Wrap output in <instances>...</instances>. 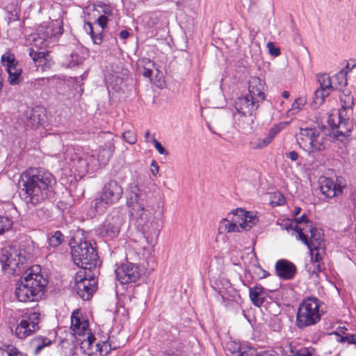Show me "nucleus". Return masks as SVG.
Wrapping results in <instances>:
<instances>
[{
    "instance_id": "393cba45",
    "label": "nucleus",
    "mask_w": 356,
    "mask_h": 356,
    "mask_svg": "<svg viewBox=\"0 0 356 356\" xmlns=\"http://www.w3.org/2000/svg\"><path fill=\"white\" fill-rule=\"evenodd\" d=\"M275 268L277 276L286 280L292 279L297 271L296 266L286 259L278 260L275 264Z\"/></svg>"
},
{
    "instance_id": "c03bdc74",
    "label": "nucleus",
    "mask_w": 356,
    "mask_h": 356,
    "mask_svg": "<svg viewBox=\"0 0 356 356\" xmlns=\"http://www.w3.org/2000/svg\"><path fill=\"white\" fill-rule=\"evenodd\" d=\"M336 335L337 336V340L339 342L347 341L349 343L356 344V335L350 334V335H347L346 337H343L341 335H339L337 333H336Z\"/></svg>"
},
{
    "instance_id": "680f3d73",
    "label": "nucleus",
    "mask_w": 356,
    "mask_h": 356,
    "mask_svg": "<svg viewBox=\"0 0 356 356\" xmlns=\"http://www.w3.org/2000/svg\"><path fill=\"white\" fill-rule=\"evenodd\" d=\"M221 296H222V298L223 301L225 302V296L223 294H222Z\"/></svg>"
},
{
    "instance_id": "a211bd4d",
    "label": "nucleus",
    "mask_w": 356,
    "mask_h": 356,
    "mask_svg": "<svg viewBox=\"0 0 356 356\" xmlns=\"http://www.w3.org/2000/svg\"><path fill=\"white\" fill-rule=\"evenodd\" d=\"M1 61L8 73V82L12 85L19 83L21 81L22 69L18 66L14 56L10 54H3Z\"/></svg>"
},
{
    "instance_id": "2eb2a0df",
    "label": "nucleus",
    "mask_w": 356,
    "mask_h": 356,
    "mask_svg": "<svg viewBox=\"0 0 356 356\" xmlns=\"http://www.w3.org/2000/svg\"><path fill=\"white\" fill-rule=\"evenodd\" d=\"M328 124L332 130L333 135L340 140L349 136L353 129V124L349 119L346 118L344 111H339L338 115H330Z\"/></svg>"
},
{
    "instance_id": "13d9d810",
    "label": "nucleus",
    "mask_w": 356,
    "mask_h": 356,
    "mask_svg": "<svg viewBox=\"0 0 356 356\" xmlns=\"http://www.w3.org/2000/svg\"><path fill=\"white\" fill-rule=\"evenodd\" d=\"M282 96L285 99H288L290 96V94L288 91H284L282 94Z\"/></svg>"
},
{
    "instance_id": "2f4dec72",
    "label": "nucleus",
    "mask_w": 356,
    "mask_h": 356,
    "mask_svg": "<svg viewBox=\"0 0 356 356\" xmlns=\"http://www.w3.org/2000/svg\"><path fill=\"white\" fill-rule=\"evenodd\" d=\"M318 81L320 87L318 88L323 90L325 92L330 94L334 90V87L332 85L330 77L326 74H323L318 76Z\"/></svg>"
},
{
    "instance_id": "9b49d317",
    "label": "nucleus",
    "mask_w": 356,
    "mask_h": 356,
    "mask_svg": "<svg viewBox=\"0 0 356 356\" xmlns=\"http://www.w3.org/2000/svg\"><path fill=\"white\" fill-rule=\"evenodd\" d=\"M91 272L80 270L75 276L74 289L83 300H89L97 289V281Z\"/></svg>"
},
{
    "instance_id": "c85d7f7f",
    "label": "nucleus",
    "mask_w": 356,
    "mask_h": 356,
    "mask_svg": "<svg viewBox=\"0 0 356 356\" xmlns=\"http://www.w3.org/2000/svg\"><path fill=\"white\" fill-rule=\"evenodd\" d=\"M104 138L106 140L104 147L99 151L103 156L102 162L106 163L110 158L112 156L113 152L115 151V145L113 140V136L111 133L104 134Z\"/></svg>"
},
{
    "instance_id": "864d4df0",
    "label": "nucleus",
    "mask_w": 356,
    "mask_h": 356,
    "mask_svg": "<svg viewBox=\"0 0 356 356\" xmlns=\"http://www.w3.org/2000/svg\"><path fill=\"white\" fill-rule=\"evenodd\" d=\"M274 197L275 198H277V201L276 202V204L277 205H282L284 203V198L282 194H280V193L275 194Z\"/></svg>"
},
{
    "instance_id": "f3484780",
    "label": "nucleus",
    "mask_w": 356,
    "mask_h": 356,
    "mask_svg": "<svg viewBox=\"0 0 356 356\" xmlns=\"http://www.w3.org/2000/svg\"><path fill=\"white\" fill-rule=\"evenodd\" d=\"M115 272L116 278L122 284L135 282L142 275L139 266L130 262L122 264Z\"/></svg>"
},
{
    "instance_id": "4d7b16f0",
    "label": "nucleus",
    "mask_w": 356,
    "mask_h": 356,
    "mask_svg": "<svg viewBox=\"0 0 356 356\" xmlns=\"http://www.w3.org/2000/svg\"><path fill=\"white\" fill-rule=\"evenodd\" d=\"M301 211V208L300 207H297L296 208L294 212H293V216L296 217L297 216L298 214H300Z\"/></svg>"
},
{
    "instance_id": "e433bc0d",
    "label": "nucleus",
    "mask_w": 356,
    "mask_h": 356,
    "mask_svg": "<svg viewBox=\"0 0 356 356\" xmlns=\"http://www.w3.org/2000/svg\"><path fill=\"white\" fill-rule=\"evenodd\" d=\"M13 221L7 216H0V235L11 229Z\"/></svg>"
},
{
    "instance_id": "b1692460",
    "label": "nucleus",
    "mask_w": 356,
    "mask_h": 356,
    "mask_svg": "<svg viewBox=\"0 0 356 356\" xmlns=\"http://www.w3.org/2000/svg\"><path fill=\"white\" fill-rule=\"evenodd\" d=\"M88 325V321L81 316L79 310L77 309L72 312L71 329L75 335L85 336L86 333L90 332Z\"/></svg>"
},
{
    "instance_id": "423d86ee",
    "label": "nucleus",
    "mask_w": 356,
    "mask_h": 356,
    "mask_svg": "<svg viewBox=\"0 0 356 356\" xmlns=\"http://www.w3.org/2000/svg\"><path fill=\"white\" fill-rule=\"evenodd\" d=\"M123 188L115 180H111L103 187L99 197L94 199L91 208L95 214L104 213L108 207L116 204L122 197Z\"/></svg>"
},
{
    "instance_id": "09e8293b",
    "label": "nucleus",
    "mask_w": 356,
    "mask_h": 356,
    "mask_svg": "<svg viewBox=\"0 0 356 356\" xmlns=\"http://www.w3.org/2000/svg\"><path fill=\"white\" fill-rule=\"evenodd\" d=\"M267 47L270 55L277 56L280 54V49L276 47L273 42H268L267 44Z\"/></svg>"
},
{
    "instance_id": "c756f323",
    "label": "nucleus",
    "mask_w": 356,
    "mask_h": 356,
    "mask_svg": "<svg viewBox=\"0 0 356 356\" xmlns=\"http://www.w3.org/2000/svg\"><path fill=\"white\" fill-rule=\"evenodd\" d=\"M51 341L42 336H36L31 341V346L33 348V353L38 355L44 348L51 344Z\"/></svg>"
},
{
    "instance_id": "a18cd8bd",
    "label": "nucleus",
    "mask_w": 356,
    "mask_h": 356,
    "mask_svg": "<svg viewBox=\"0 0 356 356\" xmlns=\"http://www.w3.org/2000/svg\"><path fill=\"white\" fill-rule=\"evenodd\" d=\"M83 61V58L79 56L77 53L72 52L71 54V59L69 63V66L72 67H74Z\"/></svg>"
},
{
    "instance_id": "5fc2aeb1",
    "label": "nucleus",
    "mask_w": 356,
    "mask_h": 356,
    "mask_svg": "<svg viewBox=\"0 0 356 356\" xmlns=\"http://www.w3.org/2000/svg\"><path fill=\"white\" fill-rule=\"evenodd\" d=\"M256 356H279L277 354L275 353L273 351H263Z\"/></svg>"
},
{
    "instance_id": "ddd939ff",
    "label": "nucleus",
    "mask_w": 356,
    "mask_h": 356,
    "mask_svg": "<svg viewBox=\"0 0 356 356\" xmlns=\"http://www.w3.org/2000/svg\"><path fill=\"white\" fill-rule=\"evenodd\" d=\"M293 230L298 233V239L300 240L307 248H323V234L321 230L313 226L306 225V227L296 225Z\"/></svg>"
},
{
    "instance_id": "4468645a",
    "label": "nucleus",
    "mask_w": 356,
    "mask_h": 356,
    "mask_svg": "<svg viewBox=\"0 0 356 356\" xmlns=\"http://www.w3.org/2000/svg\"><path fill=\"white\" fill-rule=\"evenodd\" d=\"M56 24L57 21L52 22L51 25L42 24L38 29L37 33L31 35L32 46L38 49H43L49 47L51 44L54 42L53 38L57 34L53 29V26ZM62 26H59L58 33H61Z\"/></svg>"
},
{
    "instance_id": "bf43d9fd",
    "label": "nucleus",
    "mask_w": 356,
    "mask_h": 356,
    "mask_svg": "<svg viewBox=\"0 0 356 356\" xmlns=\"http://www.w3.org/2000/svg\"><path fill=\"white\" fill-rule=\"evenodd\" d=\"M104 13L105 15H109L111 13V10L110 9V8L107 7L104 9Z\"/></svg>"
},
{
    "instance_id": "ea45409f",
    "label": "nucleus",
    "mask_w": 356,
    "mask_h": 356,
    "mask_svg": "<svg viewBox=\"0 0 356 356\" xmlns=\"http://www.w3.org/2000/svg\"><path fill=\"white\" fill-rule=\"evenodd\" d=\"M40 124L39 115L35 112H32L25 122L26 127L30 128H35Z\"/></svg>"
},
{
    "instance_id": "aec40b11",
    "label": "nucleus",
    "mask_w": 356,
    "mask_h": 356,
    "mask_svg": "<svg viewBox=\"0 0 356 356\" xmlns=\"http://www.w3.org/2000/svg\"><path fill=\"white\" fill-rule=\"evenodd\" d=\"M259 104L257 100L247 95L237 99L235 102V108L238 114L254 115Z\"/></svg>"
},
{
    "instance_id": "f704fd0d",
    "label": "nucleus",
    "mask_w": 356,
    "mask_h": 356,
    "mask_svg": "<svg viewBox=\"0 0 356 356\" xmlns=\"http://www.w3.org/2000/svg\"><path fill=\"white\" fill-rule=\"evenodd\" d=\"M306 99L304 97H299L296 99L292 104L291 109L288 111V115H290L298 113L306 104Z\"/></svg>"
},
{
    "instance_id": "37998d69",
    "label": "nucleus",
    "mask_w": 356,
    "mask_h": 356,
    "mask_svg": "<svg viewBox=\"0 0 356 356\" xmlns=\"http://www.w3.org/2000/svg\"><path fill=\"white\" fill-rule=\"evenodd\" d=\"M306 225H312V222L309 221L307 215L304 213L300 218H296V224L292 229H293L296 225L301 227H306Z\"/></svg>"
},
{
    "instance_id": "9d476101",
    "label": "nucleus",
    "mask_w": 356,
    "mask_h": 356,
    "mask_svg": "<svg viewBox=\"0 0 356 356\" xmlns=\"http://www.w3.org/2000/svg\"><path fill=\"white\" fill-rule=\"evenodd\" d=\"M27 259L26 252L17 245L6 246L0 252V262L2 269L9 273H15L24 265Z\"/></svg>"
},
{
    "instance_id": "c9c22d12",
    "label": "nucleus",
    "mask_w": 356,
    "mask_h": 356,
    "mask_svg": "<svg viewBox=\"0 0 356 356\" xmlns=\"http://www.w3.org/2000/svg\"><path fill=\"white\" fill-rule=\"evenodd\" d=\"M64 241V236L60 231L55 232L48 238L49 245L51 247L56 248L62 243Z\"/></svg>"
},
{
    "instance_id": "f8f14e48",
    "label": "nucleus",
    "mask_w": 356,
    "mask_h": 356,
    "mask_svg": "<svg viewBox=\"0 0 356 356\" xmlns=\"http://www.w3.org/2000/svg\"><path fill=\"white\" fill-rule=\"evenodd\" d=\"M40 313L33 311L26 313L15 328V335L19 339H24L39 329Z\"/></svg>"
},
{
    "instance_id": "603ef678",
    "label": "nucleus",
    "mask_w": 356,
    "mask_h": 356,
    "mask_svg": "<svg viewBox=\"0 0 356 356\" xmlns=\"http://www.w3.org/2000/svg\"><path fill=\"white\" fill-rule=\"evenodd\" d=\"M286 156L292 161H296L298 159V154L296 151H291L289 153H286Z\"/></svg>"
},
{
    "instance_id": "1a4fd4ad",
    "label": "nucleus",
    "mask_w": 356,
    "mask_h": 356,
    "mask_svg": "<svg viewBox=\"0 0 356 356\" xmlns=\"http://www.w3.org/2000/svg\"><path fill=\"white\" fill-rule=\"evenodd\" d=\"M299 147L309 154L323 151L326 148L327 138L318 129H300L296 136Z\"/></svg>"
},
{
    "instance_id": "8fccbe9b",
    "label": "nucleus",
    "mask_w": 356,
    "mask_h": 356,
    "mask_svg": "<svg viewBox=\"0 0 356 356\" xmlns=\"http://www.w3.org/2000/svg\"><path fill=\"white\" fill-rule=\"evenodd\" d=\"M313 264V273L318 274V273L321 272L324 269V266L323 262H318V263H312Z\"/></svg>"
},
{
    "instance_id": "3c124183",
    "label": "nucleus",
    "mask_w": 356,
    "mask_h": 356,
    "mask_svg": "<svg viewBox=\"0 0 356 356\" xmlns=\"http://www.w3.org/2000/svg\"><path fill=\"white\" fill-rule=\"evenodd\" d=\"M150 170L152 175L155 177L159 174V167L156 161H153L152 162L150 165Z\"/></svg>"
},
{
    "instance_id": "6e6d98bb",
    "label": "nucleus",
    "mask_w": 356,
    "mask_h": 356,
    "mask_svg": "<svg viewBox=\"0 0 356 356\" xmlns=\"http://www.w3.org/2000/svg\"><path fill=\"white\" fill-rule=\"evenodd\" d=\"M129 33L126 30H122L120 33V36L121 37L122 39H127L129 37Z\"/></svg>"
},
{
    "instance_id": "49530a36",
    "label": "nucleus",
    "mask_w": 356,
    "mask_h": 356,
    "mask_svg": "<svg viewBox=\"0 0 356 356\" xmlns=\"http://www.w3.org/2000/svg\"><path fill=\"white\" fill-rule=\"evenodd\" d=\"M152 142L154 145L156 149L159 152V154L162 155H168V151L162 146L161 143H159L155 138H152Z\"/></svg>"
},
{
    "instance_id": "f257e3e1",
    "label": "nucleus",
    "mask_w": 356,
    "mask_h": 356,
    "mask_svg": "<svg viewBox=\"0 0 356 356\" xmlns=\"http://www.w3.org/2000/svg\"><path fill=\"white\" fill-rule=\"evenodd\" d=\"M55 183L54 176L42 168L31 167L24 171L18 181L23 199L30 208L45 201Z\"/></svg>"
},
{
    "instance_id": "79ce46f5",
    "label": "nucleus",
    "mask_w": 356,
    "mask_h": 356,
    "mask_svg": "<svg viewBox=\"0 0 356 356\" xmlns=\"http://www.w3.org/2000/svg\"><path fill=\"white\" fill-rule=\"evenodd\" d=\"M122 138L129 144L134 145L137 141L136 134L134 131L128 130L122 134Z\"/></svg>"
},
{
    "instance_id": "0e129e2a",
    "label": "nucleus",
    "mask_w": 356,
    "mask_h": 356,
    "mask_svg": "<svg viewBox=\"0 0 356 356\" xmlns=\"http://www.w3.org/2000/svg\"><path fill=\"white\" fill-rule=\"evenodd\" d=\"M172 356H177V355H172Z\"/></svg>"
},
{
    "instance_id": "6e6552de",
    "label": "nucleus",
    "mask_w": 356,
    "mask_h": 356,
    "mask_svg": "<svg viewBox=\"0 0 356 356\" xmlns=\"http://www.w3.org/2000/svg\"><path fill=\"white\" fill-rule=\"evenodd\" d=\"M71 253L74 264L81 270L91 272L99 263L97 252L90 242L81 240L72 247Z\"/></svg>"
},
{
    "instance_id": "bb28decb",
    "label": "nucleus",
    "mask_w": 356,
    "mask_h": 356,
    "mask_svg": "<svg viewBox=\"0 0 356 356\" xmlns=\"http://www.w3.org/2000/svg\"><path fill=\"white\" fill-rule=\"evenodd\" d=\"M96 22L102 29L101 33L95 34L93 31L92 24L90 22H87L84 29L90 33L93 42L96 44H99L103 41L102 31L106 26L108 17L105 15H100Z\"/></svg>"
},
{
    "instance_id": "f03ea898",
    "label": "nucleus",
    "mask_w": 356,
    "mask_h": 356,
    "mask_svg": "<svg viewBox=\"0 0 356 356\" xmlns=\"http://www.w3.org/2000/svg\"><path fill=\"white\" fill-rule=\"evenodd\" d=\"M144 193L136 184L130 186V192L127 197V206L131 209L132 220L140 228L143 234L158 236L161 229V219L154 216L155 211L152 208L145 207ZM147 243L148 236L144 235Z\"/></svg>"
},
{
    "instance_id": "5701e85b",
    "label": "nucleus",
    "mask_w": 356,
    "mask_h": 356,
    "mask_svg": "<svg viewBox=\"0 0 356 356\" xmlns=\"http://www.w3.org/2000/svg\"><path fill=\"white\" fill-rule=\"evenodd\" d=\"M265 83L257 76H252L249 80L248 95L259 103L265 99Z\"/></svg>"
},
{
    "instance_id": "4c0bfd02",
    "label": "nucleus",
    "mask_w": 356,
    "mask_h": 356,
    "mask_svg": "<svg viewBox=\"0 0 356 356\" xmlns=\"http://www.w3.org/2000/svg\"><path fill=\"white\" fill-rule=\"evenodd\" d=\"M311 256V261L312 263L322 262L323 252V248H316L313 249L312 248H308Z\"/></svg>"
},
{
    "instance_id": "7c9ffc66",
    "label": "nucleus",
    "mask_w": 356,
    "mask_h": 356,
    "mask_svg": "<svg viewBox=\"0 0 356 356\" xmlns=\"http://www.w3.org/2000/svg\"><path fill=\"white\" fill-rule=\"evenodd\" d=\"M237 125L243 131H248L252 129V124L254 122V115L238 114Z\"/></svg>"
},
{
    "instance_id": "e2e57ef3",
    "label": "nucleus",
    "mask_w": 356,
    "mask_h": 356,
    "mask_svg": "<svg viewBox=\"0 0 356 356\" xmlns=\"http://www.w3.org/2000/svg\"><path fill=\"white\" fill-rule=\"evenodd\" d=\"M304 356H312L310 354L305 355Z\"/></svg>"
},
{
    "instance_id": "a19ab883",
    "label": "nucleus",
    "mask_w": 356,
    "mask_h": 356,
    "mask_svg": "<svg viewBox=\"0 0 356 356\" xmlns=\"http://www.w3.org/2000/svg\"><path fill=\"white\" fill-rule=\"evenodd\" d=\"M329 95L328 92H325L323 90L318 88L314 93V104L316 106L321 105L324 102L325 98Z\"/></svg>"
},
{
    "instance_id": "052dcab7",
    "label": "nucleus",
    "mask_w": 356,
    "mask_h": 356,
    "mask_svg": "<svg viewBox=\"0 0 356 356\" xmlns=\"http://www.w3.org/2000/svg\"><path fill=\"white\" fill-rule=\"evenodd\" d=\"M149 136V130H147L146 132H145V141L146 142H148V137Z\"/></svg>"
},
{
    "instance_id": "a878e982",
    "label": "nucleus",
    "mask_w": 356,
    "mask_h": 356,
    "mask_svg": "<svg viewBox=\"0 0 356 356\" xmlns=\"http://www.w3.org/2000/svg\"><path fill=\"white\" fill-rule=\"evenodd\" d=\"M320 189L321 193L329 198L341 195L343 193V186L336 184L330 178H325L321 182Z\"/></svg>"
},
{
    "instance_id": "20e7f679",
    "label": "nucleus",
    "mask_w": 356,
    "mask_h": 356,
    "mask_svg": "<svg viewBox=\"0 0 356 356\" xmlns=\"http://www.w3.org/2000/svg\"><path fill=\"white\" fill-rule=\"evenodd\" d=\"M259 221L256 214L238 208L227 214L218 225V233L226 234L250 230Z\"/></svg>"
},
{
    "instance_id": "4be33fe9",
    "label": "nucleus",
    "mask_w": 356,
    "mask_h": 356,
    "mask_svg": "<svg viewBox=\"0 0 356 356\" xmlns=\"http://www.w3.org/2000/svg\"><path fill=\"white\" fill-rule=\"evenodd\" d=\"M35 47H32L29 49V56L32 58L37 70H40L43 72L51 68L53 65V61L49 58L47 51H38L34 49Z\"/></svg>"
},
{
    "instance_id": "7ed1b4c3",
    "label": "nucleus",
    "mask_w": 356,
    "mask_h": 356,
    "mask_svg": "<svg viewBox=\"0 0 356 356\" xmlns=\"http://www.w3.org/2000/svg\"><path fill=\"white\" fill-rule=\"evenodd\" d=\"M47 280L40 273L39 266L27 269L16 284L15 295L18 301H38L44 293Z\"/></svg>"
},
{
    "instance_id": "58836bf2",
    "label": "nucleus",
    "mask_w": 356,
    "mask_h": 356,
    "mask_svg": "<svg viewBox=\"0 0 356 356\" xmlns=\"http://www.w3.org/2000/svg\"><path fill=\"white\" fill-rule=\"evenodd\" d=\"M0 356H26L15 347L9 346L6 348H0Z\"/></svg>"
},
{
    "instance_id": "412c9836",
    "label": "nucleus",
    "mask_w": 356,
    "mask_h": 356,
    "mask_svg": "<svg viewBox=\"0 0 356 356\" xmlns=\"http://www.w3.org/2000/svg\"><path fill=\"white\" fill-rule=\"evenodd\" d=\"M284 123L274 125L268 131V134L263 138H253L250 142V147L253 149H262L268 146L273 140L275 136L284 128Z\"/></svg>"
},
{
    "instance_id": "39448f33",
    "label": "nucleus",
    "mask_w": 356,
    "mask_h": 356,
    "mask_svg": "<svg viewBox=\"0 0 356 356\" xmlns=\"http://www.w3.org/2000/svg\"><path fill=\"white\" fill-rule=\"evenodd\" d=\"M63 154L65 161L72 163V166L75 167L79 172H88L92 170L98 163L99 165L105 164L102 162L103 156L100 152L96 159L91 152L83 151L80 148L67 147Z\"/></svg>"
},
{
    "instance_id": "de8ad7c7",
    "label": "nucleus",
    "mask_w": 356,
    "mask_h": 356,
    "mask_svg": "<svg viewBox=\"0 0 356 356\" xmlns=\"http://www.w3.org/2000/svg\"><path fill=\"white\" fill-rule=\"evenodd\" d=\"M346 74L347 72L345 70H341L336 74V78L340 80V85L346 86L347 84Z\"/></svg>"
},
{
    "instance_id": "0eeeda50",
    "label": "nucleus",
    "mask_w": 356,
    "mask_h": 356,
    "mask_svg": "<svg viewBox=\"0 0 356 356\" xmlns=\"http://www.w3.org/2000/svg\"><path fill=\"white\" fill-rule=\"evenodd\" d=\"M321 301L314 297L305 299L299 305L296 315V325L300 329L316 324L323 314Z\"/></svg>"
},
{
    "instance_id": "72a5a7b5",
    "label": "nucleus",
    "mask_w": 356,
    "mask_h": 356,
    "mask_svg": "<svg viewBox=\"0 0 356 356\" xmlns=\"http://www.w3.org/2000/svg\"><path fill=\"white\" fill-rule=\"evenodd\" d=\"M339 98L341 103V109L339 111H344V113H346V110L350 109L352 107L353 104V97L350 95L348 91H347V92L343 91L340 95Z\"/></svg>"
},
{
    "instance_id": "cd10ccee",
    "label": "nucleus",
    "mask_w": 356,
    "mask_h": 356,
    "mask_svg": "<svg viewBox=\"0 0 356 356\" xmlns=\"http://www.w3.org/2000/svg\"><path fill=\"white\" fill-rule=\"evenodd\" d=\"M249 296L252 304L260 307L264 304L267 293L262 286L257 285L249 288Z\"/></svg>"
},
{
    "instance_id": "6ab92c4d",
    "label": "nucleus",
    "mask_w": 356,
    "mask_h": 356,
    "mask_svg": "<svg viewBox=\"0 0 356 356\" xmlns=\"http://www.w3.org/2000/svg\"><path fill=\"white\" fill-rule=\"evenodd\" d=\"M86 338L83 339L80 342V349L86 356H103V348H106V344L101 345L99 343H95V338L90 333L86 334Z\"/></svg>"
},
{
    "instance_id": "dca6fc26",
    "label": "nucleus",
    "mask_w": 356,
    "mask_h": 356,
    "mask_svg": "<svg viewBox=\"0 0 356 356\" xmlns=\"http://www.w3.org/2000/svg\"><path fill=\"white\" fill-rule=\"evenodd\" d=\"M123 222V214L118 211H113L107 216L99 228V234L102 236L113 238L118 235Z\"/></svg>"
},
{
    "instance_id": "473e14b6",
    "label": "nucleus",
    "mask_w": 356,
    "mask_h": 356,
    "mask_svg": "<svg viewBox=\"0 0 356 356\" xmlns=\"http://www.w3.org/2000/svg\"><path fill=\"white\" fill-rule=\"evenodd\" d=\"M143 64L140 69V72L147 78H150L152 74V68L155 67L154 63L149 58H143L140 60Z\"/></svg>"
}]
</instances>
